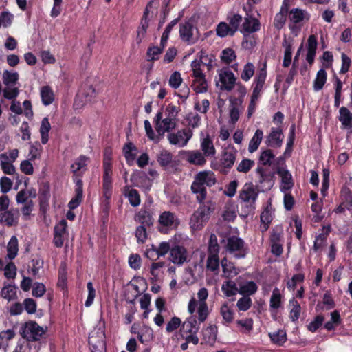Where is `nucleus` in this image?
<instances>
[{"label":"nucleus","mask_w":352,"mask_h":352,"mask_svg":"<svg viewBox=\"0 0 352 352\" xmlns=\"http://www.w3.org/2000/svg\"><path fill=\"white\" fill-rule=\"evenodd\" d=\"M18 251V239L16 236H12L8 242L7 247V256L9 259H14L17 256Z\"/></svg>","instance_id":"45"},{"label":"nucleus","mask_w":352,"mask_h":352,"mask_svg":"<svg viewBox=\"0 0 352 352\" xmlns=\"http://www.w3.org/2000/svg\"><path fill=\"white\" fill-rule=\"evenodd\" d=\"M191 192L196 195V201L199 205L204 204V200L206 199L207 190L205 186L199 185L195 182H192L190 186Z\"/></svg>","instance_id":"30"},{"label":"nucleus","mask_w":352,"mask_h":352,"mask_svg":"<svg viewBox=\"0 0 352 352\" xmlns=\"http://www.w3.org/2000/svg\"><path fill=\"white\" fill-rule=\"evenodd\" d=\"M226 250L230 254L235 253L236 258H245L248 252V248L245 246V241L236 236L228 238Z\"/></svg>","instance_id":"5"},{"label":"nucleus","mask_w":352,"mask_h":352,"mask_svg":"<svg viewBox=\"0 0 352 352\" xmlns=\"http://www.w3.org/2000/svg\"><path fill=\"white\" fill-rule=\"evenodd\" d=\"M8 156L6 153L0 155L1 166L3 172L7 175H13L15 173V168L12 162H7Z\"/></svg>","instance_id":"46"},{"label":"nucleus","mask_w":352,"mask_h":352,"mask_svg":"<svg viewBox=\"0 0 352 352\" xmlns=\"http://www.w3.org/2000/svg\"><path fill=\"white\" fill-rule=\"evenodd\" d=\"M236 58L235 52L232 48H226L222 51L221 59L226 64H230Z\"/></svg>","instance_id":"61"},{"label":"nucleus","mask_w":352,"mask_h":352,"mask_svg":"<svg viewBox=\"0 0 352 352\" xmlns=\"http://www.w3.org/2000/svg\"><path fill=\"white\" fill-rule=\"evenodd\" d=\"M138 149L133 143L129 142L126 143L122 148V153L128 165L131 166L135 161Z\"/></svg>","instance_id":"24"},{"label":"nucleus","mask_w":352,"mask_h":352,"mask_svg":"<svg viewBox=\"0 0 352 352\" xmlns=\"http://www.w3.org/2000/svg\"><path fill=\"white\" fill-rule=\"evenodd\" d=\"M180 221L175 213L164 211L158 219V231L162 234H167L169 230H176Z\"/></svg>","instance_id":"4"},{"label":"nucleus","mask_w":352,"mask_h":352,"mask_svg":"<svg viewBox=\"0 0 352 352\" xmlns=\"http://www.w3.org/2000/svg\"><path fill=\"white\" fill-rule=\"evenodd\" d=\"M258 197V192L254 190L252 186L246 187L245 186L241 190L239 198L244 202H250V204H254Z\"/></svg>","instance_id":"25"},{"label":"nucleus","mask_w":352,"mask_h":352,"mask_svg":"<svg viewBox=\"0 0 352 352\" xmlns=\"http://www.w3.org/2000/svg\"><path fill=\"white\" fill-rule=\"evenodd\" d=\"M144 123L146 133L148 139L154 141V142L155 143H158L161 140L162 136L160 135L158 133L157 135L155 134L152 126L148 120H146Z\"/></svg>","instance_id":"62"},{"label":"nucleus","mask_w":352,"mask_h":352,"mask_svg":"<svg viewBox=\"0 0 352 352\" xmlns=\"http://www.w3.org/2000/svg\"><path fill=\"white\" fill-rule=\"evenodd\" d=\"M122 193L133 207H137L140 204L141 197L139 192L136 189L131 188V186H124Z\"/></svg>","instance_id":"23"},{"label":"nucleus","mask_w":352,"mask_h":352,"mask_svg":"<svg viewBox=\"0 0 352 352\" xmlns=\"http://www.w3.org/2000/svg\"><path fill=\"white\" fill-rule=\"evenodd\" d=\"M192 134L190 131L186 129L179 130L177 133H169L167 138L170 144L184 146L191 138Z\"/></svg>","instance_id":"12"},{"label":"nucleus","mask_w":352,"mask_h":352,"mask_svg":"<svg viewBox=\"0 0 352 352\" xmlns=\"http://www.w3.org/2000/svg\"><path fill=\"white\" fill-rule=\"evenodd\" d=\"M133 186L140 188L145 191H150L153 186V179L148 177L144 171L135 170L130 178Z\"/></svg>","instance_id":"8"},{"label":"nucleus","mask_w":352,"mask_h":352,"mask_svg":"<svg viewBox=\"0 0 352 352\" xmlns=\"http://www.w3.org/2000/svg\"><path fill=\"white\" fill-rule=\"evenodd\" d=\"M216 204L211 200L199 205L190 219V227L192 231H199L206 225L214 212Z\"/></svg>","instance_id":"2"},{"label":"nucleus","mask_w":352,"mask_h":352,"mask_svg":"<svg viewBox=\"0 0 352 352\" xmlns=\"http://www.w3.org/2000/svg\"><path fill=\"white\" fill-rule=\"evenodd\" d=\"M270 307L272 309H278L281 305V294L278 288L273 290L270 302Z\"/></svg>","instance_id":"63"},{"label":"nucleus","mask_w":352,"mask_h":352,"mask_svg":"<svg viewBox=\"0 0 352 352\" xmlns=\"http://www.w3.org/2000/svg\"><path fill=\"white\" fill-rule=\"evenodd\" d=\"M322 230H325V232H323L316 236L313 246L314 252H317L324 245L329 233L331 232V226H322Z\"/></svg>","instance_id":"31"},{"label":"nucleus","mask_w":352,"mask_h":352,"mask_svg":"<svg viewBox=\"0 0 352 352\" xmlns=\"http://www.w3.org/2000/svg\"><path fill=\"white\" fill-rule=\"evenodd\" d=\"M193 182L202 186L211 187L216 184L217 180L213 173L201 171L195 175Z\"/></svg>","instance_id":"22"},{"label":"nucleus","mask_w":352,"mask_h":352,"mask_svg":"<svg viewBox=\"0 0 352 352\" xmlns=\"http://www.w3.org/2000/svg\"><path fill=\"white\" fill-rule=\"evenodd\" d=\"M255 162L254 160L244 158L238 164L236 170L239 173H247L252 168Z\"/></svg>","instance_id":"56"},{"label":"nucleus","mask_w":352,"mask_h":352,"mask_svg":"<svg viewBox=\"0 0 352 352\" xmlns=\"http://www.w3.org/2000/svg\"><path fill=\"white\" fill-rule=\"evenodd\" d=\"M193 89L196 93H204L208 91L206 76L195 78L192 83Z\"/></svg>","instance_id":"53"},{"label":"nucleus","mask_w":352,"mask_h":352,"mask_svg":"<svg viewBox=\"0 0 352 352\" xmlns=\"http://www.w3.org/2000/svg\"><path fill=\"white\" fill-rule=\"evenodd\" d=\"M90 158L85 155L78 157L70 166V171L73 174L72 178H82L85 173L87 170Z\"/></svg>","instance_id":"9"},{"label":"nucleus","mask_w":352,"mask_h":352,"mask_svg":"<svg viewBox=\"0 0 352 352\" xmlns=\"http://www.w3.org/2000/svg\"><path fill=\"white\" fill-rule=\"evenodd\" d=\"M221 289L227 297H231L236 295L238 291L236 284L230 280L223 283Z\"/></svg>","instance_id":"58"},{"label":"nucleus","mask_w":352,"mask_h":352,"mask_svg":"<svg viewBox=\"0 0 352 352\" xmlns=\"http://www.w3.org/2000/svg\"><path fill=\"white\" fill-rule=\"evenodd\" d=\"M296 138V125L292 124L289 128V133L287 141V147L285 151V155L290 154L292 151V147L294 144Z\"/></svg>","instance_id":"57"},{"label":"nucleus","mask_w":352,"mask_h":352,"mask_svg":"<svg viewBox=\"0 0 352 352\" xmlns=\"http://www.w3.org/2000/svg\"><path fill=\"white\" fill-rule=\"evenodd\" d=\"M46 332L43 327L34 320H29L25 322L20 329V334L22 338L29 341H38Z\"/></svg>","instance_id":"3"},{"label":"nucleus","mask_w":352,"mask_h":352,"mask_svg":"<svg viewBox=\"0 0 352 352\" xmlns=\"http://www.w3.org/2000/svg\"><path fill=\"white\" fill-rule=\"evenodd\" d=\"M271 341L278 346H282L287 340V334L283 330H278L274 333H270Z\"/></svg>","instance_id":"49"},{"label":"nucleus","mask_w":352,"mask_h":352,"mask_svg":"<svg viewBox=\"0 0 352 352\" xmlns=\"http://www.w3.org/2000/svg\"><path fill=\"white\" fill-rule=\"evenodd\" d=\"M327 305V309H332L335 307L336 304L334 300L332 298L331 293L330 291H327L324 296L322 302H318L316 307V310L320 311L324 310V306Z\"/></svg>","instance_id":"34"},{"label":"nucleus","mask_w":352,"mask_h":352,"mask_svg":"<svg viewBox=\"0 0 352 352\" xmlns=\"http://www.w3.org/2000/svg\"><path fill=\"white\" fill-rule=\"evenodd\" d=\"M267 78V63H265L261 68H260L254 78L252 83V98L258 99L263 90L265 82Z\"/></svg>","instance_id":"6"},{"label":"nucleus","mask_w":352,"mask_h":352,"mask_svg":"<svg viewBox=\"0 0 352 352\" xmlns=\"http://www.w3.org/2000/svg\"><path fill=\"white\" fill-rule=\"evenodd\" d=\"M217 328L215 325H210L202 331L203 340L206 343L212 344L217 340Z\"/></svg>","instance_id":"33"},{"label":"nucleus","mask_w":352,"mask_h":352,"mask_svg":"<svg viewBox=\"0 0 352 352\" xmlns=\"http://www.w3.org/2000/svg\"><path fill=\"white\" fill-rule=\"evenodd\" d=\"M154 212L149 206H143L135 215V220L141 226L151 228L155 222Z\"/></svg>","instance_id":"10"},{"label":"nucleus","mask_w":352,"mask_h":352,"mask_svg":"<svg viewBox=\"0 0 352 352\" xmlns=\"http://www.w3.org/2000/svg\"><path fill=\"white\" fill-rule=\"evenodd\" d=\"M327 80V73L326 69L324 68L320 69L317 74L315 79L313 82V89L315 91H320L323 89Z\"/></svg>","instance_id":"29"},{"label":"nucleus","mask_w":352,"mask_h":352,"mask_svg":"<svg viewBox=\"0 0 352 352\" xmlns=\"http://www.w3.org/2000/svg\"><path fill=\"white\" fill-rule=\"evenodd\" d=\"M339 120L342 124L346 128L352 127V113L345 107H342L339 110Z\"/></svg>","instance_id":"36"},{"label":"nucleus","mask_w":352,"mask_h":352,"mask_svg":"<svg viewBox=\"0 0 352 352\" xmlns=\"http://www.w3.org/2000/svg\"><path fill=\"white\" fill-rule=\"evenodd\" d=\"M186 160L191 164L204 166L206 163L204 155L199 151H188L186 152Z\"/></svg>","instance_id":"27"},{"label":"nucleus","mask_w":352,"mask_h":352,"mask_svg":"<svg viewBox=\"0 0 352 352\" xmlns=\"http://www.w3.org/2000/svg\"><path fill=\"white\" fill-rule=\"evenodd\" d=\"M50 186L48 182H43L38 190V201L40 211L45 214L50 208Z\"/></svg>","instance_id":"11"},{"label":"nucleus","mask_w":352,"mask_h":352,"mask_svg":"<svg viewBox=\"0 0 352 352\" xmlns=\"http://www.w3.org/2000/svg\"><path fill=\"white\" fill-rule=\"evenodd\" d=\"M41 97L44 105L51 104L54 100V94L52 88L48 85L43 86L41 89Z\"/></svg>","instance_id":"38"},{"label":"nucleus","mask_w":352,"mask_h":352,"mask_svg":"<svg viewBox=\"0 0 352 352\" xmlns=\"http://www.w3.org/2000/svg\"><path fill=\"white\" fill-rule=\"evenodd\" d=\"M290 303L292 305V308L290 311L289 318L293 322H296L298 320L301 311V307L299 302L293 299L290 301Z\"/></svg>","instance_id":"64"},{"label":"nucleus","mask_w":352,"mask_h":352,"mask_svg":"<svg viewBox=\"0 0 352 352\" xmlns=\"http://www.w3.org/2000/svg\"><path fill=\"white\" fill-rule=\"evenodd\" d=\"M16 289L17 287L16 286L8 285L2 288L1 296L2 298L10 301L16 298Z\"/></svg>","instance_id":"48"},{"label":"nucleus","mask_w":352,"mask_h":352,"mask_svg":"<svg viewBox=\"0 0 352 352\" xmlns=\"http://www.w3.org/2000/svg\"><path fill=\"white\" fill-rule=\"evenodd\" d=\"M276 173L280 177L281 182L283 184V186L281 187V190H290L294 185L292 175L290 172L284 167H278Z\"/></svg>","instance_id":"21"},{"label":"nucleus","mask_w":352,"mask_h":352,"mask_svg":"<svg viewBox=\"0 0 352 352\" xmlns=\"http://www.w3.org/2000/svg\"><path fill=\"white\" fill-rule=\"evenodd\" d=\"M310 19V14L305 10L300 8H292L289 12V28L292 31L297 26H302L304 21Z\"/></svg>","instance_id":"7"},{"label":"nucleus","mask_w":352,"mask_h":352,"mask_svg":"<svg viewBox=\"0 0 352 352\" xmlns=\"http://www.w3.org/2000/svg\"><path fill=\"white\" fill-rule=\"evenodd\" d=\"M254 73L255 66L253 63L248 62L243 67V71L241 74V78L243 81L248 82L254 75Z\"/></svg>","instance_id":"50"},{"label":"nucleus","mask_w":352,"mask_h":352,"mask_svg":"<svg viewBox=\"0 0 352 352\" xmlns=\"http://www.w3.org/2000/svg\"><path fill=\"white\" fill-rule=\"evenodd\" d=\"M219 79L221 82V89L230 91L232 90L236 83V78L234 73L228 69L221 71L219 74Z\"/></svg>","instance_id":"17"},{"label":"nucleus","mask_w":352,"mask_h":352,"mask_svg":"<svg viewBox=\"0 0 352 352\" xmlns=\"http://www.w3.org/2000/svg\"><path fill=\"white\" fill-rule=\"evenodd\" d=\"M183 327L186 328V331L189 333H197L199 329L197 318L195 316L189 317L187 320L184 322Z\"/></svg>","instance_id":"52"},{"label":"nucleus","mask_w":352,"mask_h":352,"mask_svg":"<svg viewBox=\"0 0 352 352\" xmlns=\"http://www.w3.org/2000/svg\"><path fill=\"white\" fill-rule=\"evenodd\" d=\"M284 230L282 225H276L271 231L270 236V243H283Z\"/></svg>","instance_id":"43"},{"label":"nucleus","mask_w":352,"mask_h":352,"mask_svg":"<svg viewBox=\"0 0 352 352\" xmlns=\"http://www.w3.org/2000/svg\"><path fill=\"white\" fill-rule=\"evenodd\" d=\"M176 126L177 121L166 116L162 120L159 126L156 127V131L162 138L165 132H170L175 129Z\"/></svg>","instance_id":"26"},{"label":"nucleus","mask_w":352,"mask_h":352,"mask_svg":"<svg viewBox=\"0 0 352 352\" xmlns=\"http://www.w3.org/2000/svg\"><path fill=\"white\" fill-rule=\"evenodd\" d=\"M170 256L174 264L182 265L187 261L188 252L183 245H176L171 248Z\"/></svg>","instance_id":"16"},{"label":"nucleus","mask_w":352,"mask_h":352,"mask_svg":"<svg viewBox=\"0 0 352 352\" xmlns=\"http://www.w3.org/2000/svg\"><path fill=\"white\" fill-rule=\"evenodd\" d=\"M151 4V2H149V3L146 6V10L144 12V14L141 19L140 25L138 28L137 30V36H136V43L137 44L140 45L142 40L144 38L147 29L148 28V7Z\"/></svg>","instance_id":"19"},{"label":"nucleus","mask_w":352,"mask_h":352,"mask_svg":"<svg viewBox=\"0 0 352 352\" xmlns=\"http://www.w3.org/2000/svg\"><path fill=\"white\" fill-rule=\"evenodd\" d=\"M258 289L257 285L254 281H249L245 285H241L239 289V293L245 296L254 294Z\"/></svg>","instance_id":"51"},{"label":"nucleus","mask_w":352,"mask_h":352,"mask_svg":"<svg viewBox=\"0 0 352 352\" xmlns=\"http://www.w3.org/2000/svg\"><path fill=\"white\" fill-rule=\"evenodd\" d=\"M179 36L181 39L188 44H194L196 39L193 38V25L190 22L181 23L179 25Z\"/></svg>","instance_id":"18"},{"label":"nucleus","mask_w":352,"mask_h":352,"mask_svg":"<svg viewBox=\"0 0 352 352\" xmlns=\"http://www.w3.org/2000/svg\"><path fill=\"white\" fill-rule=\"evenodd\" d=\"M219 259L218 253H209L206 263L207 269L214 272L219 269Z\"/></svg>","instance_id":"54"},{"label":"nucleus","mask_w":352,"mask_h":352,"mask_svg":"<svg viewBox=\"0 0 352 352\" xmlns=\"http://www.w3.org/2000/svg\"><path fill=\"white\" fill-rule=\"evenodd\" d=\"M173 157V155L170 152L167 150H162L157 155V161L162 167L166 168L171 164Z\"/></svg>","instance_id":"47"},{"label":"nucleus","mask_w":352,"mask_h":352,"mask_svg":"<svg viewBox=\"0 0 352 352\" xmlns=\"http://www.w3.org/2000/svg\"><path fill=\"white\" fill-rule=\"evenodd\" d=\"M260 29L261 23L259 20L252 15L247 14L239 30L242 34H250L259 31Z\"/></svg>","instance_id":"14"},{"label":"nucleus","mask_w":352,"mask_h":352,"mask_svg":"<svg viewBox=\"0 0 352 352\" xmlns=\"http://www.w3.org/2000/svg\"><path fill=\"white\" fill-rule=\"evenodd\" d=\"M263 132L261 129H256L253 137L250 140L248 146V151L252 153L256 151L263 140Z\"/></svg>","instance_id":"35"},{"label":"nucleus","mask_w":352,"mask_h":352,"mask_svg":"<svg viewBox=\"0 0 352 352\" xmlns=\"http://www.w3.org/2000/svg\"><path fill=\"white\" fill-rule=\"evenodd\" d=\"M283 131L281 127L272 128L270 134L265 140L268 147L280 148L283 142Z\"/></svg>","instance_id":"13"},{"label":"nucleus","mask_w":352,"mask_h":352,"mask_svg":"<svg viewBox=\"0 0 352 352\" xmlns=\"http://www.w3.org/2000/svg\"><path fill=\"white\" fill-rule=\"evenodd\" d=\"M0 213V223L8 227L16 226L19 221V212L16 209L6 210Z\"/></svg>","instance_id":"20"},{"label":"nucleus","mask_w":352,"mask_h":352,"mask_svg":"<svg viewBox=\"0 0 352 352\" xmlns=\"http://www.w3.org/2000/svg\"><path fill=\"white\" fill-rule=\"evenodd\" d=\"M51 129V124L50 123L48 118H44L41 121L40 126V133L41 136V142L43 144L47 143L49 140V132Z\"/></svg>","instance_id":"39"},{"label":"nucleus","mask_w":352,"mask_h":352,"mask_svg":"<svg viewBox=\"0 0 352 352\" xmlns=\"http://www.w3.org/2000/svg\"><path fill=\"white\" fill-rule=\"evenodd\" d=\"M201 148L205 156H214L216 153L213 142L209 136L204 138L201 143Z\"/></svg>","instance_id":"40"},{"label":"nucleus","mask_w":352,"mask_h":352,"mask_svg":"<svg viewBox=\"0 0 352 352\" xmlns=\"http://www.w3.org/2000/svg\"><path fill=\"white\" fill-rule=\"evenodd\" d=\"M226 19L228 21V24L233 32L236 33L239 30L240 25L243 21L242 16L238 13L230 12L228 14Z\"/></svg>","instance_id":"32"},{"label":"nucleus","mask_w":352,"mask_h":352,"mask_svg":"<svg viewBox=\"0 0 352 352\" xmlns=\"http://www.w3.org/2000/svg\"><path fill=\"white\" fill-rule=\"evenodd\" d=\"M223 276L228 278H232L239 274L237 268L232 262L223 258L221 261Z\"/></svg>","instance_id":"28"},{"label":"nucleus","mask_w":352,"mask_h":352,"mask_svg":"<svg viewBox=\"0 0 352 352\" xmlns=\"http://www.w3.org/2000/svg\"><path fill=\"white\" fill-rule=\"evenodd\" d=\"M111 155V148H106L104 151L102 164V197L104 198V203L107 206H109L113 194V170Z\"/></svg>","instance_id":"1"},{"label":"nucleus","mask_w":352,"mask_h":352,"mask_svg":"<svg viewBox=\"0 0 352 352\" xmlns=\"http://www.w3.org/2000/svg\"><path fill=\"white\" fill-rule=\"evenodd\" d=\"M88 342L91 352H106V344L103 340L91 336L89 338Z\"/></svg>","instance_id":"37"},{"label":"nucleus","mask_w":352,"mask_h":352,"mask_svg":"<svg viewBox=\"0 0 352 352\" xmlns=\"http://www.w3.org/2000/svg\"><path fill=\"white\" fill-rule=\"evenodd\" d=\"M164 50L159 46L149 47L146 52L148 61H155L160 58V55L163 52Z\"/></svg>","instance_id":"60"},{"label":"nucleus","mask_w":352,"mask_h":352,"mask_svg":"<svg viewBox=\"0 0 352 352\" xmlns=\"http://www.w3.org/2000/svg\"><path fill=\"white\" fill-rule=\"evenodd\" d=\"M274 157L275 155L271 149H265L262 151L260 154L258 164L263 166H271Z\"/></svg>","instance_id":"44"},{"label":"nucleus","mask_w":352,"mask_h":352,"mask_svg":"<svg viewBox=\"0 0 352 352\" xmlns=\"http://www.w3.org/2000/svg\"><path fill=\"white\" fill-rule=\"evenodd\" d=\"M3 80L6 85H14L19 80V74L17 72H10L6 70L3 74Z\"/></svg>","instance_id":"59"},{"label":"nucleus","mask_w":352,"mask_h":352,"mask_svg":"<svg viewBox=\"0 0 352 352\" xmlns=\"http://www.w3.org/2000/svg\"><path fill=\"white\" fill-rule=\"evenodd\" d=\"M216 34L219 37L224 38L227 36H233L235 33L226 22L222 21L217 25Z\"/></svg>","instance_id":"42"},{"label":"nucleus","mask_w":352,"mask_h":352,"mask_svg":"<svg viewBox=\"0 0 352 352\" xmlns=\"http://www.w3.org/2000/svg\"><path fill=\"white\" fill-rule=\"evenodd\" d=\"M138 338L142 344L151 341L153 338V330L150 327L144 325L138 333Z\"/></svg>","instance_id":"41"},{"label":"nucleus","mask_w":352,"mask_h":352,"mask_svg":"<svg viewBox=\"0 0 352 352\" xmlns=\"http://www.w3.org/2000/svg\"><path fill=\"white\" fill-rule=\"evenodd\" d=\"M274 214L272 212V204H268L263 209L260 215L261 223H270L274 219Z\"/></svg>","instance_id":"55"},{"label":"nucleus","mask_w":352,"mask_h":352,"mask_svg":"<svg viewBox=\"0 0 352 352\" xmlns=\"http://www.w3.org/2000/svg\"><path fill=\"white\" fill-rule=\"evenodd\" d=\"M237 151L232 149V151H225L223 153L221 159V166L222 169L221 172L227 174L234 166L236 158Z\"/></svg>","instance_id":"15"}]
</instances>
